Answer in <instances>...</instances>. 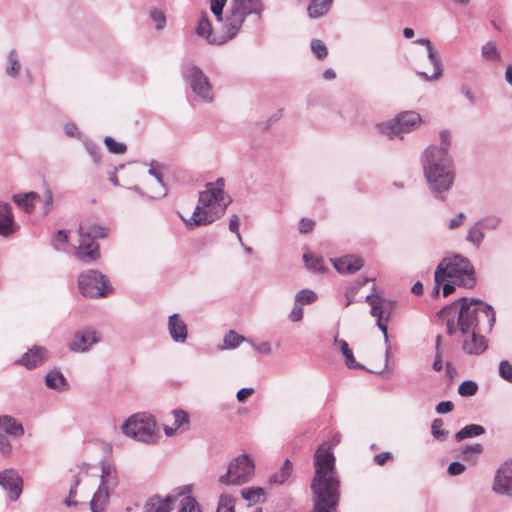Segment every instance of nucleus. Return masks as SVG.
I'll return each instance as SVG.
<instances>
[{
	"instance_id": "nucleus-24",
	"label": "nucleus",
	"mask_w": 512,
	"mask_h": 512,
	"mask_svg": "<svg viewBox=\"0 0 512 512\" xmlns=\"http://www.w3.org/2000/svg\"><path fill=\"white\" fill-rule=\"evenodd\" d=\"M0 429L13 437H21L24 434L23 425L18 420L8 415L0 417Z\"/></svg>"
},
{
	"instance_id": "nucleus-19",
	"label": "nucleus",
	"mask_w": 512,
	"mask_h": 512,
	"mask_svg": "<svg viewBox=\"0 0 512 512\" xmlns=\"http://www.w3.org/2000/svg\"><path fill=\"white\" fill-rule=\"evenodd\" d=\"M167 326L169 335L174 342L184 343L187 340L188 328L178 313L169 316Z\"/></svg>"
},
{
	"instance_id": "nucleus-27",
	"label": "nucleus",
	"mask_w": 512,
	"mask_h": 512,
	"mask_svg": "<svg viewBox=\"0 0 512 512\" xmlns=\"http://www.w3.org/2000/svg\"><path fill=\"white\" fill-rule=\"evenodd\" d=\"M484 231L485 230L482 227V224L479 223V221L477 220L476 222L469 226L465 240L468 243H470L473 247L478 249L480 248L485 239Z\"/></svg>"
},
{
	"instance_id": "nucleus-55",
	"label": "nucleus",
	"mask_w": 512,
	"mask_h": 512,
	"mask_svg": "<svg viewBox=\"0 0 512 512\" xmlns=\"http://www.w3.org/2000/svg\"><path fill=\"white\" fill-rule=\"evenodd\" d=\"M303 313L304 312H303L302 305L297 304L294 301V306H293L292 310L289 313L290 321H292V322H299V321H301L303 319Z\"/></svg>"
},
{
	"instance_id": "nucleus-57",
	"label": "nucleus",
	"mask_w": 512,
	"mask_h": 512,
	"mask_svg": "<svg viewBox=\"0 0 512 512\" xmlns=\"http://www.w3.org/2000/svg\"><path fill=\"white\" fill-rule=\"evenodd\" d=\"M466 467L464 464L458 461H453L449 464L447 468V473L451 476H457L462 474L465 471Z\"/></svg>"
},
{
	"instance_id": "nucleus-48",
	"label": "nucleus",
	"mask_w": 512,
	"mask_h": 512,
	"mask_svg": "<svg viewBox=\"0 0 512 512\" xmlns=\"http://www.w3.org/2000/svg\"><path fill=\"white\" fill-rule=\"evenodd\" d=\"M311 50L313 52V54L318 58V59H324L327 54H328V50H327V47L326 45L324 44L323 41L319 40V39H314L311 41Z\"/></svg>"
},
{
	"instance_id": "nucleus-25",
	"label": "nucleus",
	"mask_w": 512,
	"mask_h": 512,
	"mask_svg": "<svg viewBox=\"0 0 512 512\" xmlns=\"http://www.w3.org/2000/svg\"><path fill=\"white\" fill-rule=\"evenodd\" d=\"M45 385L52 390L65 391L68 389V383L64 375L58 370H51L45 375Z\"/></svg>"
},
{
	"instance_id": "nucleus-60",
	"label": "nucleus",
	"mask_w": 512,
	"mask_h": 512,
	"mask_svg": "<svg viewBox=\"0 0 512 512\" xmlns=\"http://www.w3.org/2000/svg\"><path fill=\"white\" fill-rule=\"evenodd\" d=\"M160 168V165L153 161L150 164L149 174L152 175L160 184H163V175Z\"/></svg>"
},
{
	"instance_id": "nucleus-28",
	"label": "nucleus",
	"mask_w": 512,
	"mask_h": 512,
	"mask_svg": "<svg viewBox=\"0 0 512 512\" xmlns=\"http://www.w3.org/2000/svg\"><path fill=\"white\" fill-rule=\"evenodd\" d=\"M334 345L338 347V349L341 351L342 355L345 358V364L348 368L353 369H362L363 366L356 362L353 351L349 347L347 341L344 339H340L337 336L334 338Z\"/></svg>"
},
{
	"instance_id": "nucleus-35",
	"label": "nucleus",
	"mask_w": 512,
	"mask_h": 512,
	"mask_svg": "<svg viewBox=\"0 0 512 512\" xmlns=\"http://www.w3.org/2000/svg\"><path fill=\"white\" fill-rule=\"evenodd\" d=\"M243 342H250V339H246L244 336L238 334L234 330H230L225 334L223 338V344L219 347L220 349H235Z\"/></svg>"
},
{
	"instance_id": "nucleus-39",
	"label": "nucleus",
	"mask_w": 512,
	"mask_h": 512,
	"mask_svg": "<svg viewBox=\"0 0 512 512\" xmlns=\"http://www.w3.org/2000/svg\"><path fill=\"white\" fill-rule=\"evenodd\" d=\"M483 452V446L481 444L467 445L461 449L460 456L464 461L475 463L477 456Z\"/></svg>"
},
{
	"instance_id": "nucleus-22",
	"label": "nucleus",
	"mask_w": 512,
	"mask_h": 512,
	"mask_svg": "<svg viewBox=\"0 0 512 512\" xmlns=\"http://www.w3.org/2000/svg\"><path fill=\"white\" fill-rule=\"evenodd\" d=\"M363 260L354 255H346L335 259L333 265L339 273H355L363 267Z\"/></svg>"
},
{
	"instance_id": "nucleus-10",
	"label": "nucleus",
	"mask_w": 512,
	"mask_h": 512,
	"mask_svg": "<svg viewBox=\"0 0 512 512\" xmlns=\"http://www.w3.org/2000/svg\"><path fill=\"white\" fill-rule=\"evenodd\" d=\"M421 117L418 113L407 111L400 113L395 119L377 125L378 130L390 139L403 138L405 133L410 132L416 125L420 124Z\"/></svg>"
},
{
	"instance_id": "nucleus-13",
	"label": "nucleus",
	"mask_w": 512,
	"mask_h": 512,
	"mask_svg": "<svg viewBox=\"0 0 512 512\" xmlns=\"http://www.w3.org/2000/svg\"><path fill=\"white\" fill-rule=\"evenodd\" d=\"M192 486L184 485L179 487L161 501H168V512L172 510V505L176 502L179 503V512H201L200 505L194 497L191 496Z\"/></svg>"
},
{
	"instance_id": "nucleus-59",
	"label": "nucleus",
	"mask_w": 512,
	"mask_h": 512,
	"mask_svg": "<svg viewBox=\"0 0 512 512\" xmlns=\"http://www.w3.org/2000/svg\"><path fill=\"white\" fill-rule=\"evenodd\" d=\"M466 219V215L463 212H459L455 217L451 218L448 223V228L453 230L460 227Z\"/></svg>"
},
{
	"instance_id": "nucleus-36",
	"label": "nucleus",
	"mask_w": 512,
	"mask_h": 512,
	"mask_svg": "<svg viewBox=\"0 0 512 512\" xmlns=\"http://www.w3.org/2000/svg\"><path fill=\"white\" fill-rule=\"evenodd\" d=\"M21 70V64L19 61V57L17 54V51L15 49H12L9 52L7 64H6V74L10 77L16 78L18 77Z\"/></svg>"
},
{
	"instance_id": "nucleus-12",
	"label": "nucleus",
	"mask_w": 512,
	"mask_h": 512,
	"mask_svg": "<svg viewBox=\"0 0 512 512\" xmlns=\"http://www.w3.org/2000/svg\"><path fill=\"white\" fill-rule=\"evenodd\" d=\"M491 490L512 500V459L504 461L495 471Z\"/></svg>"
},
{
	"instance_id": "nucleus-46",
	"label": "nucleus",
	"mask_w": 512,
	"mask_h": 512,
	"mask_svg": "<svg viewBox=\"0 0 512 512\" xmlns=\"http://www.w3.org/2000/svg\"><path fill=\"white\" fill-rule=\"evenodd\" d=\"M478 390V385L472 380L463 381L458 387V393L461 396H473Z\"/></svg>"
},
{
	"instance_id": "nucleus-33",
	"label": "nucleus",
	"mask_w": 512,
	"mask_h": 512,
	"mask_svg": "<svg viewBox=\"0 0 512 512\" xmlns=\"http://www.w3.org/2000/svg\"><path fill=\"white\" fill-rule=\"evenodd\" d=\"M485 433L483 426L478 424H469L464 426L455 434L456 441L460 442L468 438L480 436Z\"/></svg>"
},
{
	"instance_id": "nucleus-7",
	"label": "nucleus",
	"mask_w": 512,
	"mask_h": 512,
	"mask_svg": "<svg viewBox=\"0 0 512 512\" xmlns=\"http://www.w3.org/2000/svg\"><path fill=\"white\" fill-rule=\"evenodd\" d=\"M254 463L247 454L239 455L230 461L227 472L218 481L224 485L240 486L249 482L254 475Z\"/></svg>"
},
{
	"instance_id": "nucleus-6",
	"label": "nucleus",
	"mask_w": 512,
	"mask_h": 512,
	"mask_svg": "<svg viewBox=\"0 0 512 512\" xmlns=\"http://www.w3.org/2000/svg\"><path fill=\"white\" fill-rule=\"evenodd\" d=\"M107 229L97 224H80L79 226V247L76 252L77 258L90 263L100 257L99 245L95 243L97 238H105Z\"/></svg>"
},
{
	"instance_id": "nucleus-20",
	"label": "nucleus",
	"mask_w": 512,
	"mask_h": 512,
	"mask_svg": "<svg viewBox=\"0 0 512 512\" xmlns=\"http://www.w3.org/2000/svg\"><path fill=\"white\" fill-rule=\"evenodd\" d=\"M230 5L234 10L243 15L244 20L250 15H257L258 18H261L264 11L262 0H231Z\"/></svg>"
},
{
	"instance_id": "nucleus-16",
	"label": "nucleus",
	"mask_w": 512,
	"mask_h": 512,
	"mask_svg": "<svg viewBox=\"0 0 512 512\" xmlns=\"http://www.w3.org/2000/svg\"><path fill=\"white\" fill-rule=\"evenodd\" d=\"M100 339V335L96 330L84 328L74 334L68 344V348L72 352H86L92 345L98 343Z\"/></svg>"
},
{
	"instance_id": "nucleus-3",
	"label": "nucleus",
	"mask_w": 512,
	"mask_h": 512,
	"mask_svg": "<svg viewBox=\"0 0 512 512\" xmlns=\"http://www.w3.org/2000/svg\"><path fill=\"white\" fill-rule=\"evenodd\" d=\"M224 186L225 181L223 178H218L215 182L206 184V189L199 193L198 204L193 214L189 218L181 216L188 228L205 226L214 222L216 218L211 214V210L209 209V207L214 204L220 206L222 212L225 210L228 202L225 201Z\"/></svg>"
},
{
	"instance_id": "nucleus-5",
	"label": "nucleus",
	"mask_w": 512,
	"mask_h": 512,
	"mask_svg": "<svg viewBox=\"0 0 512 512\" xmlns=\"http://www.w3.org/2000/svg\"><path fill=\"white\" fill-rule=\"evenodd\" d=\"M122 433L141 443L153 444L158 433L154 418L147 413H136L130 416L121 426Z\"/></svg>"
},
{
	"instance_id": "nucleus-37",
	"label": "nucleus",
	"mask_w": 512,
	"mask_h": 512,
	"mask_svg": "<svg viewBox=\"0 0 512 512\" xmlns=\"http://www.w3.org/2000/svg\"><path fill=\"white\" fill-rule=\"evenodd\" d=\"M196 33L198 36L205 38L210 44H213L212 39L219 38V35L212 33V27L206 15L199 20Z\"/></svg>"
},
{
	"instance_id": "nucleus-21",
	"label": "nucleus",
	"mask_w": 512,
	"mask_h": 512,
	"mask_svg": "<svg viewBox=\"0 0 512 512\" xmlns=\"http://www.w3.org/2000/svg\"><path fill=\"white\" fill-rule=\"evenodd\" d=\"M17 230L12 208L7 202H0V235L8 237Z\"/></svg>"
},
{
	"instance_id": "nucleus-38",
	"label": "nucleus",
	"mask_w": 512,
	"mask_h": 512,
	"mask_svg": "<svg viewBox=\"0 0 512 512\" xmlns=\"http://www.w3.org/2000/svg\"><path fill=\"white\" fill-rule=\"evenodd\" d=\"M168 501H161L157 495L152 496L146 501L143 512H168Z\"/></svg>"
},
{
	"instance_id": "nucleus-62",
	"label": "nucleus",
	"mask_w": 512,
	"mask_h": 512,
	"mask_svg": "<svg viewBox=\"0 0 512 512\" xmlns=\"http://www.w3.org/2000/svg\"><path fill=\"white\" fill-rule=\"evenodd\" d=\"M315 223L311 219L302 218L299 222V231L301 233H308L313 230Z\"/></svg>"
},
{
	"instance_id": "nucleus-41",
	"label": "nucleus",
	"mask_w": 512,
	"mask_h": 512,
	"mask_svg": "<svg viewBox=\"0 0 512 512\" xmlns=\"http://www.w3.org/2000/svg\"><path fill=\"white\" fill-rule=\"evenodd\" d=\"M303 260L306 264V267L313 272L323 273L325 270L323 259L320 257H315L311 254L305 253L303 255Z\"/></svg>"
},
{
	"instance_id": "nucleus-26",
	"label": "nucleus",
	"mask_w": 512,
	"mask_h": 512,
	"mask_svg": "<svg viewBox=\"0 0 512 512\" xmlns=\"http://www.w3.org/2000/svg\"><path fill=\"white\" fill-rule=\"evenodd\" d=\"M333 0H310L307 12L311 19L326 15L332 7Z\"/></svg>"
},
{
	"instance_id": "nucleus-8",
	"label": "nucleus",
	"mask_w": 512,
	"mask_h": 512,
	"mask_svg": "<svg viewBox=\"0 0 512 512\" xmlns=\"http://www.w3.org/2000/svg\"><path fill=\"white\" fill-rule=\"evenodd\" d=\"M182 74L198 100L205 103L213 101L214 94L212 85L200 67L187 64L183 67Z\"/></svg>"
},
{
	"instance_id": "nucleus-53",
	"label": "nucleus",
	"mask_w": 512,
	"mask_h": 512,
	"mask_svg": "<svg viewBox=\"0 0 512 512\" xmlns=\"http://www.w3.org/2000/svg\"><path fill=\"white\" fill-rule=\"evenodd\" d=\"M79 484H80V479L78 478V476H74L73 477V481H72V485L70 487L69 496L64 501V504L66 506L71 507V506H77L78 505V502L72 501V498L75 497L76 489L79 486Z\"/></svg>"
},
{
	"instance_id": "nucleus-61",
	"label": "nucleus",
	"mask_w": 512,
	"mask_h": 512,
	"mask_svg": "<svg viewBox=\"0 0 512 512\" xmlns=\"http://www.w3.org/2000/svg\"><path fill=\"white\" fill-rule=\"evenodd\" d=\"M453 409H454V404L451 401H441L435 407V410L438 414L449 413Z\"/></svg>"
},
{
	"instance_id": "nucleus-47",
	"label": "nucleus",
	"mask_w": 512,
	"mask_h": 512,
	"mask_svg": "<svg viewBox=\"0 0 512 512\" xmlns=\"http://www.w3.org/2000/svg\"><path fill=\"white\" fill-rule=\"evenodd\" d=\"M104 143L107 146L109 152L113 154H123L126 151V145L120 142H116L112 137L106 136Z\"/></svg>"
},
{
	"instance_id": "nucleus-50",
	"label": "nucleus",
	"mask_w": 512,
	"mask_h": 512,
	"mask_svg": "<svg viewBox=\"0 0 512 512\" xmlns=\"http://www.w3.org/2000/svg\"><path fill=\"white\" fill-rule=\"evenodd\" d=\"M150 18L155 24V28L157 30H162L166 25V16L165 14L157 9H153L150 11Z\"/></svg>"
},
{
	"instance_id": "nucleus-56",
	"label": "nucleus",
	"mask_w": 512,
	"mask_h": 512,
	"mask_svg": "<svg viewBox=\"0 0 512 512\" xmlns=\"http://www.w3.org/2000/svg\"><path fill=\"white\" fill-rule=\"evenodd\" d=\"M249 343L258 353L262 355H270L272 353L271 344L267 341L256 344L252 340H250Z\"/></svg>"
},
{
	"instance_id": "nucleus-17",
	"label": "nucleus",
	"mask_w": 512,
	"mask_h": 512,
	"mask_svg": "<svg viewBox=\"0 0 512 512\" xmlns=\"http://www.w3.org/2000/svg\"><path fill=\"white\" fill-rule=\"evenodd\" d=\"M415 43L424 45L426 47L428 59L434 68V73L432 75H428L426 72H422V71L417 72V75L425 81H432V80L439 79L443 72L442 63H441V59H440L437 51L433 47L431 41L427 38H419L415 41Z\"/></svg>"
},
{
	"instance_id": "nucleus-11",
	"label": "nucleus",
	"mask_w": 512,
	"mask_h": 512,
	"mask_svg": "<svg viewBox=\"0 0 512 512\" xmlns=\"http://www.w3.org/2000/svg\"><path fill=\"white\" fill-rule=\"evenodd\" d=\"M365 300L370 304V313L377 319V326L382 331L385 342L388 343L387 322L393 310V303L375 294L367 295Z\"/></svg>"
},
{
	"instance_id": "nucleus-15",
	"label": "nucleus",
	"mask_w": 512,
	"mask_h": 512,
	"mask_svg": "<svg viewBox=\"0 0 512 512\" xmlns=\"http://www.w3.org/2000/svg\"><path fill=\"white\" fill-rule=\"evenodd\" d=\"M24 481L21 475L13 468L0 471V486L8 493L10 501L15 502L23 491Z\"/></svg>"
},
{
	"instance_id": "nucleus-30",
	"label": "nucleus",
	"mask_w": 512,
	"mask_h": 512,
	"mask_svg": "<svg viewBox=\"0 0 512 512\" xmlns=\"http://www.w3.org/2000/svg\"><path fill=\"white\" fill-rule=\"evenodd\" d=\"M172 416L174 419L173 426H165L164 432L167 436H172L176 432V430L182 428L184 425H188L189 423V415L187 412L183 410H174L172 412Z\"/></svg>"
},
{
	"instance_id": "nucleus-63",
	"label": "nucleus",
	"mask_w": 512,
	"mask_h": 512,
	"mask_svg": "<svg viewBox=\"0 0 512 512\" xmlns=\"http://www.w3.org/2000/svg\"><path fill=\"white\" fill-rule=\"evenodd\" d=\"M254 393L253 388H241L237 394L236 398L239 402H244L249 396H251Z\"/></svg>"
},
{
	"instance_id": "nucleus-58",
	"label": "nucleus",
	"mask_w": 512,
	"mask_h": 512,
	"mask_svg": "<svg viewBox=\"0 0 512 512\" xmlns=\"http://www.w3.org/2000/svg\"><path fill=\"white\" fill-rule=\"evenodd\" d=\"M12 451V445L9 439L0 433V452L4 456H8Z\"/></svg>"
},
{
	"instance_id": "nucleus-42",
	"label": "nucleus",
	"mask_w": 512,
	"mask_h": 512,
	"mask_svg": "<svg viewBox=\"0 0 512 512\" xmlns=\"http://www.w3.org/2000/svg\"><path fill=\"white\" fill-rule=\"evenodd\" d=\"M317 294L311 289H302L295 295L294 301L300 305L314 303L317 300Z\"/></svg>"
},
{
	"instance_id": "nucleus-32",
	"label": "nucleus",
	"mask_w": 512,
	"mask_h": 512,
	"mask_svg": "<svg viewBox=\"0 0 512 512\" xmlns=\"http://www.w3.org/2000/svg\"><path fill=\"white\" fill-rule=\"evenodd\" d=\"M39 198V195L36 192H28L23 194H14L12 196V200L15 204H17L19 207L24 209L26 212L30 213L34 205L32 203L33 200H36Z\"/></svg>"
},
{
	"instance_id": "nucleus-31",
	"label": "nucleus",
	"mask_w": 512,
	"mask_h": 512,
	"mask_svg": "<svg viewBox=\"0 0 512 512\" xmlns=\"http://www.w3.org/2000/svg\"><path fill=\"white\" fill-rule=\"evenodd\" d=\"M293 465L289 459H286L281 465L279 471L272 474L269 478V482L272 484H283L285 483L292 474Z\"/></svg>"
},
{
	"instance_id": "nucleus-43",
	"label": "nucleus",
	"mask_w": 512,
	"mask_h": 512,
	"mask_svg": "<svg viewBox=\"0 0 512 512\" xmlns=\"http://www.w3.org/2000/svg\"><path fill=\"white\" fill-rule=\"evenodd\" d=\"M478 221L482 224L484 230H497L502 223V218L498 215L490 214L478 219Z\"/></svg>"
},
{
	"instance_id": "nucleus-64",
	"label": "nucleus",
	"mask_w": 512,
	"mask_h": 512,
	"mask_svg": "<svg viewBox=\"0 0 512 512\" xmlns=\"http://www.w3.org/2000/svg\"><path fill=\"white\" fill-rule=\"evenodd\" d=\"M64 132L70 137H80V132L73 123H66L64 125Z\"/></svg>"
},
{
	"instance_id": "nucleus-1",
	"label": "nucleus",
	"mask_w": 512,
	"mask_h": 512,
	"mask_svg": "<svg viewBox=\"0 0 512 512\" xmlns=\"http://www.w3.org/2000/svg\"><path fill=\"white\" fill-rule=\"evenodd\" d=\"M437 315L446 318L449 335L460 332L462 349L469 355H480L488 347L482 333L491 332L496 316L493 307L479 299L460 298L443 307Z\"/></svg>"
},
{
	"instance_id": "nucleus-51",
	"label": "nucleus",
	"mask_w": 512,
	"mask_h": 512,
	"mask_svg": "<svg viewBox=\"0 0 512 512\" xmlns=\"http://www.w3.org/2000/svg\"><path fill=\"white\" fill-rule=\"evenodd\" d=\"M84 146L88 154L92 157L94 163L99 164L101 158L99 146L89 140L84 141Z\"/></svg>"
},
{
	"instance_id": "nucleus-29",
	"label": "nucleus",
	"mask_w": 512,
	"mask_h": 512,
	"mask_svg": "<svg viewBox=\"0 0 512 512\" xmlns=\"http://www.w3.org/2000/svg\"><path fill=\"white\" fill-rule=\"evenodd\" d=\"M112 490L103 487H98V490L94 493L92 500L90 501V507L92 512H103L109 499L110 492Z\"/></svg>"
},
{
	"instance_id": "nucleus-14",
	"label": "nucleus",
	"mask_w": 512,
	"mask_h": 512,
	"mask_svg": "<svg viewBox=\"0 0 512 512\" xmlns=\"http://www.w3.org/2000/svg\"><path fill=\"white\" fill-rule=\"evenodd\" d=\"M244 21L243 15L234 10L230 5L229 11L222 21V33L219 35V38L211 40L213 45H221L234 38L241 30Z\"/></svg>"
},
{
	"instance_id": "nucleus-34",
	"label": "nucleus",
	"mask_w": 512,
	"mask_h": 512,
	"mask_svg": "<svg viewBox=\"0 0 512 512\" xmlns=\"http://www.w3.org/2000/svg\"><path fill=\"white\" fill-rule=\"evenodd\" d=\"M241 496L249 505L264 502L265 492L261 487H248L241 490Z\"/></svg>"
},
{
	"instance_id": "nucleus-54",
	"label": "nucleus",
	"mask_w": 512,
	"mask_h": 512,
	"mask_svg": "<svg viewBox=\"0 0 512 512\" xmlns=\"http://www.w3.org/2000/svg\"><path fill=\"white\" fill-rule=\"evenodd\" d=\"M460 93L467 99L470 105H476L478 103V97L471 90V88L463 84L460 86Z\"/></svg>"
},
{
	"instance_id": "nucleus-52",
	"label": "nucleus",
	"mask_w": 512,
	"mask_h": 512,
	"mask_svg": "<svg viewBox=\"0 0 512 512\" xmlns=\"http://www.w3.org/2000/svg\"><path fill=\"white\" fill-rule=\"evenodd\" d=\"M499 375L507 382L512 383V364L509 361L502 360L499 363Z\"/></svg>"
},
{
	"instance_id": "nucleus-23",
	"label": "nucleus",
	"mask_w": 512,
	"mask_h": 512,
	"mask_svg": "<svg viewBox=\"0 0 512 512\" xmlns=\"http://www.w3.org/2000/svg\"><path fill=\"white\" fill-rule=\"evenodd\" d=\"M117 485L118 476L114 465L109 461H102L99 487L114 490Z\"/></svg>"
},
{
	"instance_id": "nucleus-2",
	"label": "nucleus",
	"mask_w": 512,
	"mask_h": 512,
	"mask_svg": "<svg viewBox=\"0 0 512 512\" xmlns=\"http://www.w3.org/2000/svg\"><path fill=\"white\" fill-rule=\"evenodd\" d=\"M440 145L428 147L422 156L423 172L428 187L434 198L441 201L454 183L452 159L448 153L451 139L448 131L443 130L439 134Z\"/></svg>"
},
{
	"instance_id": "nucleus-40",
	"label": "nucleus",
	"mask_w": 512,
	"mask_h": 512,
	"mask_svg": "<svg viewBox=\"0 0 512 512\" xmlns=\"http://www.w3.org/2000/svg\"><path fill=\"white\" fill-rule=\"evenodd\" d=\"M236 499L227 493L219 496L216 512H235Z\"/></svg>"
},
{
	"instance_id": "nucleus-4",
	"label": "nucleus",
	"mask_w": 512,
	"mask_h": 512,
	"mask_svg": "<svg viewBox=\"0 0 512 512\" xmlns=\"http://www.w3.org/2000/svg\"><path fill=\"white\" fill-rule=\"evenodd\" d=\"M452 279L458 285L472 287L475 284L474 269L469 259L455 254L446 257L438 264L434 273V282Z\"/></svg>"
},
{
	"instance_id": "nucleus-44",
	"label": "nucleus",
	"mask_w": 512,
	"mask_h": 512,
	"mask_svg": "<svg viewBox=\"0 0 512 512\" xmlns=\"http://www.w3.org/2000/svg\"><path fill=\"white\" fill-rule=\"evenodd\" d=\"M443 425L444 422L440 418L434 419L431 424V434L438 441H444L448 436V431L443 429Z\"/></svg>"
},
{
	"instance_id": "nucleus-45",
	"label": "nucleus",
	"mask_w": 512,
	"mask_h": 512,
	"mask_svg": "<svg viewBox=\"0 0 512 512\" xmlns=\"http://www.w3.org/2000/svg\"><path fill=\"white\" fill-rule=\"evenodd\" d=\"M482 57L489 61H497L500 58L496 43L489 41L482 46Z\"/></svg>"
},
{
	"instance_id": "nucleus-49",
	"label": "nucleus",
	"mask_w": 512,
	"mask_h": 512,
	"mask_svg": "<svg viewBox=\"0 0 512 512\" xmlns=\"http://www.w3.org/2000/svg\"><path fill=\"white\" fill-rule=\"evenodd\" d=\"M226 0H210L211 12L216 17L217 21H223V9L225 7Z\"/></svg>"
},
{
	"instance_id": "nucleus-18",
	"label": "nucleus",
	"mask_w": 512,
	"mask_h": 512,
	"mask_svg": "<svg viewBox=\"0 0 512 512\" xmlns=\"http://www.w3.org/2000/svg\"><path fill=\"white\" fill-rule=\"evenodd\" d=\"M47 360V350L41 346H33L15 364L22 365L27 369H33L42 365Z\"/></svg>"
},
{
	"instance_id": "nucleus-9",
	"label": "nucleus",
	"mask_w": 512,
	"mask_h": 512,
	"mask_svg": "<svg viewBox=\"0 0 512 512\" xmlns=\"http://www.w3.org/2000/svg\"><path fill=\"white\" fill-rule=\"evenodd\" d=\"M79 292L90 298L105 297L112 291L108 278L97 270H87L78 277Z\"/></svg>"
}]
</instances>
